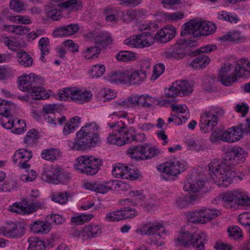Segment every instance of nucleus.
Here are the masks:
<instances>
[{
  "instance_id": "1",
  "label": "nucleus",
  "mask_w": 250,
  "mask_h": 250,
  "mask_svg": "<svg viewBox=\"0 0 250 250\" xmlns=\"http://www.w3.org/2000/svg\"><path fill=\"white\" fill-rule=\"evenodd\" d=\"M248 153L242 147L235 146L227 149L226 155L220 163L214 160L208 165L209 175L219 187L226 188L235 176L233 166L244 163Z\"/></svg>"
},
{
  "instance_id": "2",
  "label": "nucleus",
  "mask_w": 250,
  "mask_h": 250,
  "mask_svg": "<svg viewBox=\"0 0 250 250\" xmlns=\"http://www.w3.org/2000/svg\"><path fill=\"white\" fill-rule=\"evenodd\" d=\"M232 68V65L227 63L221 67L218 79L225 86H230L238 79L250 76V62L245 59L238 60L235 63L234 69L232 73H229Z\"/></svg>"
},
{
  "instance_id": "3",
  "label": "nucleus",
  "mask_w": 250,
  "mask_h": 250,
  "mask_svg": "<svg viewBox=\"0 0 250 250\" xmlns=\"http://www.w3.org/2000/svg\"><path fill=\"white\" fill-rule=\"evenodd\" d=\"M99 126L95 123L87 124L77 132L72 148L75 150H85L95 146L101 142L98 133Z\"/></svg>"
},
{
  "instance_id": "4",
  "label": "nucleus",
  "mask_w": 250,
  "mask_h": 250,
  "mask_svg": "<svg viewBox=\"0 0 250 250\" xmlns=\"http://www.w3.org/2000/svg\"><path fill=\"white\" fill-rule=\"evenodd\" d=\"M44 83L42 78L32 73L18 78L19 88L22 91L31 93L35 100L45 99L49 97L45 88L42 86Z\"/></svg>"
},
{
  "instance_id": "5",
  "label": "nucleus",
  "mask_w": 250,
  "mask_h": 250,
  "mask_svg": "<svg viewBox=\"0 0 250 250\" xmlns=\"http://www.w3.org/2000/svg\"><path fill=\"white\" fill-rule=\"evenodd\" d=\"M216 29V25L211 22L191 20L182 26L180 35L181 37L189 36L193 40L201 35H209L214 33Z\"/></svg>"
},
{
  "instance_id": "6",
  "label": "nucleus",
  "mask_w": 250,
  "mask_h": 250,
  "mask_svg": "<svg viewBox=\"0 0 250 250\" xmlns=\"http://www.w3.org/2000/svg\"><path fill=\"white\" fill-rule=\"evenodd\" d=\"M196 45V41L191 37H186L178 40L176 43L168 50L163 52L162 56L167 59L180 60L183 59L186 55L190 56L192 51L191 48Z\"/></svg>"
},
{
  "instance_id": "7",
  "label": "nucleus",
  "mask_w": 250,
  "mask_h": 250,
  "mask_svg": "<svg viewBox=\"0 0 250 250\" xmlns=\"http://www.w3.org/2000/svg\"><path fill=\"white\" fill-rule=\"evenodd\" d=\"M102 161L93 156H83L77 159V163L75 164L76 169L88 175H94L98 173Z\"/></svg>"
},
{
  "instance_id": "8",
  "label": "nucleus",
  "mask_w": 250,
  "mask_h": 250,
  "mask_svg": "<svg viewBox=\"0 0 250 250\" xmlns=\"http://www.w3.org/2000/svg\"><path fill=\"white\" fill-rule=\"evenodd\" d=\"M42 179L49 183L65 184L70 180V176L63 169L55 166H51L49 169L44 170Z\"/></svg>"
},
{
  "instance_id": "9",
  "label": "nucleus",
  "mask_w": 250,
  "mask_h": 250,
  "mask_svg": "<svg viewBox=\"0 0 250 250\" xmlns=\"http://www.w3.org/2000/svg\"><path fill=\"white\" fill-rule=\"evenodd\" d=\"M158 28V24L154 23H150L146 25H142L140 27L141 30H147L149 31L145 32L143 34H139L134 39H127L125 43L131 47L141 48L149 46L150 45L149 43L145 40V38L146 37H151L154 38V36L152 35L154 32L153 29H157Z\"/></svg>"
},
{
  "instance_id": "10",
  "label": "nucleus",
  "mask_w": 250,
  "mask_h": 250,
  "mask_svg": "<svg viewBox=\"0 0 250 250\" xmlns=\"http://www.w3.org/2000/svg\"><path fill=\"white\" fill-rule=\"evenodd\" d=\"M219 198L227 208H231L234 205L244 206H249L250 205V199L237 191L225 192L220 195Z\"/></svg>"
},
{
  "instance_id": "11",
  "label": "nucleus",
  "mask_w": 250,
  "mask_h": 250,
  "mask_svg": "<svg viewBox=\"0 0 250 250\" xmlns=\"http://www.w3.org/2000/svg\"><path fill=\"white\" fill-rule=\"evenodd\" d=\"M187 167V164L184 161L167 162L163 167L161 177L167 181L173 180L174 177L185 171Z\"/></svg>"
},
{
  "instance_id": "12",
  "label": "nucleus",
  "mask_w": 250,
  "mask_h": 250,
  "mask_svg": "<svg viewBox=\"0 0 250 250\" xmlns=\"http://www.w3.org/2000/svg\"><path fill=\"white\" fill-rule=\"evenodd\" d=\"M26 224L23 222L9 224L0 228V234L8 238H19L24 234Z\"/></svg>"
},
{
  "instance_id": "13",
  "label": "nucleus",
  "mask_w": 250,
  "mask_h": 250,
  "mask_svg": "<svg viewBox=\"0 0 250 250\" xmlns=\"http://www.w3.org/2000/svg\"><path fill=\"white\" fill-rule=\"evenodd\" d=\"M218 124L217 117L209 110L201 114L199 122L200 130L203 133L212 131Z\"/></svg>"
},
{
  "instance_id": "14",
  "label": "nucleus",
  "mask_w": 250,
  "mask_h": 250,
  "mask_svg": "<svg viewBox=\"0 0 250 250\" xmlns=\"http://www.w3.org/2000/svg\"><path fill=\"white\" fill-rule=\"evenodd\" d=\"M32 157L31 151L26 149H20L17 150L13 156V161L15 163L19 161L18 166L21 168L26 169L30 167V165L27 162Z\"/></svg>"
},
{
  "instance_id": "15",
  "label": "nucleus",
  "mask_w": 250,
  "mask_h": 250,
  "mask_svg": "<svg viewBox=\"0 0 250 250\" xmlns=\"http://www.w3.org/2000/svg\"><path fill=\"white\" fill-rule=\"evenodd\" d=\"M176 35L175 28L170 25H167L154 35V40L162 43H166L173 39Z\"/></svg>"
},
{
  "instance_id": "16",
  "label": "nucleus",
  "mask_w": 250,
  "mask_h": 250,
  "mask_svg": "<svg viewBox=\"0 0 250 250\" xmlns=\"http://www.w3.org/2000/svg\"><path fill=\"white\" fill-rule=\"evenodd\" d=\"M79 30L78 24L71 23L54 29L52 34L55 37L70 36L76 33Z\"/></svg>"
},
{
  "instance_id": "17",
  "label": "nucleus",
  "mask_w": 250,
  "mask_h": 250,
  "mask_svg": "<svg viewBox=\"0 0 250 250\" xmlns=\"http://www.w3.org/2000/svg\"><path fill=\"white\" fill-rule=\"evenodd\" d=\"M125 125V124L124 125ZM125 125H122L121 129H117L116 132H113L108 135L107 140V142L110 144L116 145L117 146H122L126 144L125 139L122 140L121 137L123 134L124 136L125 131H124Z\"/></svg>"
},
{
  "instance_id": "18",
  "label": "nucleus",
  "mask_w": 250,
  "mask_h": 250,
  "mask_svg": "<svg viewBox=\"0 0 250 250\" xmlns=\"http://www.w3.org/2000/svg\"><path fill=\"white\" fill-rule=\"evenodd\" d=\"M57 4L51 3L45 5L44 11L46 17L54 21H59L62 17V12L58 8Z\"/></svg>"
},
{
  "instance_id": "19",
  "label": "nucleus",
  "mask_w": 250,
  "mask_h": 250,
  "mask_svg": "<svg viewBox=\"0 0 250 250\" xmlns=\"http://www.w3.org/2000/svg\"><path fill=\"white\" fill-rule=\"evenodd\" d=\"M126 70H117L111 72L108 76L109 82L113 84H126L128 80L126 77Z\"/></svg>"
},
{
  "instance_id": "20",
  "label": "nucleus",
  "mask_w": 250,
  "mask_h": 250,
  "mask_svg": "<svg viewBox=\"0 0 250 250\" xmlns=\"http://www.w3.org/2000/svg\"><path fill=\"white\" fill-rule=\"evenodd\" d=\"M146 147L143 146H136L130 147L127 149L126 153L129 157L137 161L144 160Z\"/></svg>"
},
{
  "instance_id": "21",
  "label": "nucleus",
  "mask_w": 250,
  "mask_h": 250,
  "mask_svg": "<svg viewBox=\"0 0 250 250\" xmlns=\"http://www.w3.org/2000/svg\"><path fill=\"white\" fill-rule=\"evenodd\" d=\"M127 74L126 77L127 80L126 83L137 84L144 81L146 77L145 73H142L141 71L132 69L126 70Z\"/></svg>"
},
{
  "instance_id": "22",
  "label": "nucleus",
  "mask_w": 250,
  "mask_h": 250,
  "mask_svg": "<svg viewBox=\"0 0 250 250\" xmlns=\"http://www.w3.org/2000/svg\"><path fill=\"white\" fill-rule=\"evenodd\" d=\"M198 57L194 59L189 63V66L194 69H199L205 67L210 61L209 58L205 54H198Z\"/></svg>"
},
{
  "instance_id": "23",
  "label": "nucleus",
  "mask_w": 250,
  "mask_h": 250,
  "mask_svg": "<svg viewBox=\"0 0 250 250\" xmlns=\"http://www.w3.org/2000/svg\"><path fill=\"white\" fill-rule=\"evenodd\" d=\"M192 241L191 244L196 250H205V243L207 241V237L204 233H193Z\"/></svg>"
},
{
  "instance_id": "24",
  "label": "nucleus",
  "mask_w": 250,
  "mask_h": 250,
  "mask_svg": "<svg viewBox=\"0 0 250 250\" xmlns=\"http://www.w3.org/2000/svg\"><path fill=\"white\" fill-rule=\"evenodd\" d=\"M58 7L64 8L68 12H76L82 9L83 3L81 0H68L65 2L58 3Z\"/></svg>"
},
{
  "instance_id": "25",
  "label": "nucleus",
  "mask_w": 250,
  "mask_h": 250,
  "mask_svg": "<svg viewBox=\"0 0 250 250\" xmlns=\"http://www.w3.org/2000/svg\"><path fill=\"white\" fill-rule=\"evenodd\" d=\"M30 229L34 233H46L51 229V225L50 223L42 221H36L30 225Z\"/></svg>"
},
{
  "instance_id": "26",
  "label": "nucleus",
  "mask_w": 250,
  "mask_h": 250,
  "mask_svg": "<svg viewBox=\"0 0 250 250\" xmlns=\"http://www.w3.org/2000/svg\"><path fill=\"white\" fill-rule=\"evenodd\" d=\"M40 135L38 131L34 128L29 130L25 136L24 143L27 146H33L38 143Z\"/></svg>"
},
{
  "instance_id": "27",
  "label": "nucleus",
  "mask_w": 250,
  "mask_h": 250,
  "mask_svg": "<svg viewBox=\"0 0 250 250\" xmlns=\"http://www.w3.org/2000/svg\"><path fill=\"white\" fill-rule=\"evenodd\" d=\"M140 95H132L126 99L121 100L116 103L118 106H122L124 107H130L136 106H139Z\"/></svg>"
},
{
  "instance_id": "28",
  "label": "nucleus",
  "mask_w": 250,
  "mask_h": 250,
  "mask_svg": "<svg viewBox=\"0 0 250 250\" xmlns=\"http://www.w3.org/2000/svg\"><path fill=\"white\" fill-rule=\"evenodd\" d=\"M92 94L87 91L83 92L81 90L73 89L71 100L79 104H83V101L88 102Z\"/></svg>"
},
{
  "instance_id": "29",
  "label": "nucleus",
  "mask_w": 250,
  "mask_h": 250,
  "mask_svg": "<svg viewBox=\"0 0 250 250\" xmlns=\"http://www.w3.org/2000/svg\"><path fill=\"white\" fill-rule=\"evenodd\" d=\"M202 217V224L210 221L213 219L217 217L220 212L219 210L212 209H205L201 210Z\"/></svg>"
},
{
  "instance_id": "30",
  "label": "nucleus",
  "mask_w": 250,
  "mask_h": 250,
  "mask_svg": "<svg viewBox=\"0 0 250 250\" xmlns=\"http://www.w3.org/2000/svg\"><path fill=\"white\" fill-rule=\"evenodd\" d=\"M15 107V104L12 102L0 100V115L3 116H9L10 115V111Z\"/></svg>"
},
{
  "instance_id": "31",
  "label": "nucleus",
  "mask_w": 250,
  "mask_h": 250,
  "mask_svg": "<svg viewBox=\"0 0 250 250\" xmlns=\"http://www.w3.org/2000/svg\"><path fill=\"white\" fill-rule=\"evenodd\" d=\"M176 87L184 95H188L193 91V86L187 81H177L175 83Z\"/></svg>"
},
{
  "instance_id": "32",
  "label": "nucleus",
  "mask_w": 250,
  "mask_h": 250,
  "mask_svg": "<svg viewBox=\"0 0 250 250\" xmlns=\"http://www.w3.org/2000/svg\"><path fill=\"white\" fill-rule=\"evenodd\" d=\"M28 250H45L46 249L44 242L39 238L30 237L28 239Z\"/></svg>"
},
{
  "instance_id": "33",
  "label": "nucleus",
  "mask_w": 250,
  "mask_h": 250,
  "mask_svg": "<svg viewBox=\"0 0 250 250\" xmlns=\"http://www.w3.org/2000/svg\"><path fill=\"white\" fill-rule=\"evenodd\" d=\"M18 62L24 67L30 66L33 63L32 58L24 50H21L17 53Z\"/></svg>"
},
{
  "instance_id": "34",
  "label": "nucleus",
  "mask_w": 250,
  "mask_h": 250,
  "mask_svg": "<svg viewBox=\"0 0 250 250\" xmlns=\"http://www.w3.org/2000/svg\"><path fill=\"white\" fill-rule=\"evenodd\" d=\"M192 236L193 233L191 234L188 231L182 232L175 240L177 245L185 247H188L189 241L191 243L192 241Z\"/></svg>"
},
{
  "instance_id": "35",
  "label": "nucleus",
  "mask_w": 250,
  "mask_h": 250,
  "mask_svg": "<svg viewBox=\"0 0 250 250\" xmlns=\"http://www.w3.org/2000/svg\"><path fill=\"white\" fill-rule=\"evenodd\" d=\"M83 187L86 189L96 191L98 193L102 194L106 193V188H105L104 184H100L97 182H85L83 184Z\"/></svg>"
},
{
  "instance_id": "36",
  "label": "nucleus",
  "mask_w": 250,
  "mask_h": 250,
  "mask_svg": "<svg viewBox=\"0 0 250 250\" xmlns=\"http://www.w3.org/2000/svg\"><path fill=\"white\" fill-rule=\"evenodd\" d=\"M95 42L99 43L103 46H106L110 44L112 41V37L107 33L101 32L97 34L95 38Z\"/></svg>"
},
{
  "instance_id": "37",
  "label": "nucleus",
  "mask_w": 250,
  "mask_h": 250,
  "mask_svg": "<svg viewBox=\"0 0 250 250\" xmlns=\"http://www.w3.org/2000/svg\"><path fill=\"white\" fill-rule=\"evenodd\" d=\"M60 151L57 149L51 148L43 150L41 156L43 159L48 161H54L57 159L60 155Z\"/></svg>"
},
{
  "instance_id": "38",
  "label": "nucleus",
  "mask_w": 250,
  "mask_h": 250,
  "mask_svg": "<svg viewBox=\"0 0 250 250\" xmlns=\"http://www.w3.org/2000/svg\"><path fill=\"white\" fill-rule=\"evenodd\" d=\"M139 106L144 108H150L155 105L156 99L148 95H140Z\"/></svg>"
},
{
  "instance_id": "39",
  "label": "nucleus",
  "mask_w": 250,
  "mask_h": 250,
  "mask_svg": "<svg viewBox=\"0 0 250 250\" xmlns=\"http://www.w3.org/2000/svg\"><path fill=\"white\" fill-rule=\"evenodd\" d=\"M39 46L42 52L41 60L43 61L44 56L47 55L49 52L50 46L48 39L46 37L42 38L39 41Z\"/></svg>"
},
{
  "instance_id": "40",
  "label": "nucleus",
  "mask_w": 250,
  "mask_h": 250,
  "mask_svg": "<svg viewBox=\"0 0 250 250\" xmlns=\"http://www.w3.org/2000/svg\"><path fill=\"white\" fill-rule=\"evenodd\" d=\"M205 184V183L203 180H198L196 184L188 183L184 187V189L192 192H199L204 188Z\"/></svg>"
},
{
  "instance_id": "41",
  "label": "nucleus",
  "mask_w": 250,
  "mask_h": 250,
  "mask_svg": "<svg viewBox=\"0 0 250 250\" xmlns=\"http://www.w3.org/2000/svg\"><path fill=\"white\" fill-rule=\"evenodd\" d=\"M123 139H125L126 144H129L132 141L136 142H142L145 139V135L144 133H139L136 135H132L129 133H124L123 136Z\"/></svg>"
},
{
  "instance_id": "42",
  "label": "nucleus",
  "mask_w": 250,
  "mask_h": 250,
  "mask_svg": "<svg viewBox=\"0 0 250 250\" xmlns=\"http://www.w3.org/2000/svg\"><path fill=\"white\" fill-rule=\"evenodd\" d=\"M100 52L101 49L97 46L89 47L84 52V58L86 60H90L97 58Z\"/></svg>"
},
{
  "instance_id": "43",
  "label": "nucleus",
  "mask_w": 250,
  "mask_h": 250,
  "mask_svg": "<svg viewBox=\"0 0 250 250\" xmlns=\"http://www.w3.org/2000/svg\"><path fill=\"white\" fill-rule=\"evenodd\" d=\"M122 220L128 218H132L138 214V212L135 208L130 207H125L120 209Z\"/></svg>"
},
{
  "instance_id": "44",
  "label": "nucleus",
  "mask_w": 250,
  "mask_h": 250,
  "mask_svg": "<svg viewBox=\"0 0 250 250\" xmlns=\"http://www.w3.org/2000/svg\"><path fill=\"white\" fill-rule=\"evenodd\" d=\"M93 215L92 214H81L77 217H72L71 221L75 225H81L92 219Z\"/></svg>"
},
{
  "instance_id": "45",
  "label": "nucleus",
  "mask_w": 250,
  "mask_h": 250,
  "mask_svg": "<svg viewBox=\"0 0 250 250\" xmlns=\"http://www.w3.org/2000/svg\"><path fill=\"white\" fill-rule=\"evenodd\" d=\"M193 201H194L193 195L181 197L177 200L176 204L180 208H186Z\"/></svg>"
},
{
  "instance_id": "46",
  "label": "nucleus",
  "mask_w": 250,
  "mask_h": 250,
  "mask_svg": "<svg viewBox=\"0 0 250 250\" xmlns=\"http://www.w3.org/2000/svg\"><path fill=\"white\" fill-rule=\"evenodd\" d=\"M147 229L146 230L147 235H153L158 233V231L164 228L163 225L161 223H155L152 224H147Z\"/></svg>"
},
{
  "instance_id": "47",
  "label": "nucleus",
  "mask_w": 250,
  "mask_h": 250,
  "mask_svg": "<svg viewBox=\"0 0 250 250\" xmlns=\"http://www.w3.org/2000/svg\"><path fill=\"white\" fill-rule=\"evenodd\" d=\"M235 130L237 131V136H242L244 132L247 133L250 132V119L248 118L246 123L240 124L238 126H235Z\"/></svg>"
},
{
  "instance_id": "48",
  "label": "nucleus",
  "mask_w": 250,
  "mask_h": 250,
  "mask_svg": "<svg viewBox=\"0 0 250 250\" xmlns=\"http://www.w3.org/2000/svg\"><path fill=\"white\" fill-rule=\"evenodd\" d=\"M116 58L119 61L127 62L134 59L135 55L133 52L128 51H121L116 56Z\"/></svg>"
},
{
  "instance_id": "49",
  "label": "nucleus",
  "mask_w": 250,
  "mask_h": 250,
  "mask_svg": "<svg viewBox=\"0 0 250 250\" xmlns=\"http://www.w3.org/2000/svg\"><path fill=\"white\" fill-rule=\"evenodd\" d=\"M229 236L235 240H239L242 238V231L241 229L238 226H234L229 228L228 229Z\"/></svg>"
},
{
  "instance_id": "50",
  "label": "nucleus",
  "mask_w": 250,
  "mask_h": 250,
  "mask_svg": "<svg viewBox=\"0 0 250 250\" xmlns=\"http://www.w3.org/2000/svg\"><path fill=\"white\" fill-rule=\"evenodd\" d=\"M201 211L194 212H188L187 216L189 221L193 223H202V217L201 215Z\"/></svg>"
},
{
  "instance_id": "51",
  "label": "nucleus",
  "mask_w": 250,
  "mask_h": 250,
  "mask_svg": "<svg viewBox=\"0 0 250 250\" xmlns=\"http://www.w3.org/2000/svg\"><path fill=\"white\" fill-rule=\"evenodd\" d=\"M217 49V47L216 45L213 44H209L205 46L202 47L198 49H197L195 51H193L191 53H190V56L194 57L196 56L198 54H199L200 53L201 54H204L205 53H208L213 50H215Z\"/></svg>"
},
{
  "instance_id": "52",
  "label": "nucleus",
  "mask_w": 250,
  "mask_h": 250,
  "mask_svg": "<svg viewBox=\"0 0 250 250\" xmlns=\"http://www.w3.org/2000/svg\"><path fill=\"white\" fill-rule=\"evenodd\" d=\"M126 166H116L112 170V173L117 178L125 179L126 171Z\"/></svg>"
},
{
  "instance_id": "53",
  "label": "nucleus",
  "mask_w": 250,
  "mask_h": 250,
  "mask_svg": "<svg viewBox=\"0 0 250 250\" xmlns=\"http://www.w3.org/2000/svg\"><path fill=\"white\" fill-rule=\"evenodd\" d=\"M38 205H35V203H33V205H28L27 207L20 206L19 208L18 209V213L20 214H30L37 210Z\"/></svg>"
},
{
  "instance_id": "54",
  "label": "nucleus",
  "mask_w": 250,
  "mask_h": 250,
  "mask_svg": "<svg viewBox=\"0 0 250 250\" xmlns=\"http://www.w3.org/2000/svg\"><path fill=\"white\" fill-rule=\"evenodd\" d=\"M224 132V129L218 127L214 128L210 137L211 141L214 143L221 139L223 140Z\"/></svg>"
},
{
  "instance_id": "55",
  "label": "nucleus",
  "mask_w": 250,
  "mask_h": 250,
  "mask_svg": "<svg viewBox=\"0 0 250 250\" xmlns=\"http://www.w3.org/2000/svg\"><path fill=\"white\" fill-rule=\"evenodd\" d=\"M84 231L89 237H96L98 234L101 233V229L98 226H89L84 228Z\"/></svg>"
},
{
  "instance_id": "56",
  "label": "nucleus",
  "mask_w": 250,
  "mask_h": 250,
  "mask_svg": "<svg viewBox=\"0 0 250 250\" xmlns=\"http://www.w3.org/2000/svg\"><path fill=\"white\" fill-rule=\"evenodd\" d=\"M126 172H125V179H129L130 180H135L139 177L140 172L138 169H135L126 166Z\"/></svg>"
},
{
  "instance_id": "57",
  "label": "nucleus",
  "mask_w": 250,
  "mask_h": 250,
  "mask_svg": "<svg viewBox=\"0 0 250 250\" xmlns=\"http://www.w3.org/2000/svg\"><path fill=\"white\" fill-rule=\"evenodd\" d=\"M234 129L231 128V127L229 128L224 132L223 141L229 143L235 142L236 139L234 137Z\"/></svg>"
},
{
  "instance_id": "58",
  "label": "nucleus",
  "mask_w": 250,
  "mask_h": 250,
  "mask_svg": "<svg viewBox=\"0 0 250 250\" xmlns=\"http://www.w3.org/2000/svg\"><path fill=\"white\" fill-rule=\"evenodd\" d=\"M123 185L122 182H120L117 180H112L106 182L104 183V186L105 187L106 190V193L110 190L112 189L113 188L115 190H118L120 185Z\"/></svg>"
},
{
  "instance_id": "59",
  "label": "nucleus",
  "mask_w": 250,
  "mask_h": 250,
  "mask_svg": "<svg viewBox=\"0 0 250 250\" xmlns=\"http://www.w3.org/2000/svg\"><path fill=\"white\" fill-rule=\"evenodd\" d=\"M52 200L56 203L63 204L68 200V194L66 192H60L56 196H53Z\"/></svg>"
},
{
  "instance_id": "60",
  "label": "nucleus",
  "mask_w": 250,
  "mask_h": 250,
  "mask_svg": "<svg viewBox=\"0 0 250 250\" xmlns=\"http://www.w3.org/2000/svg\"><path fill=\"white\" fill-rule=\"evenodd\" d=\"M121 216H122V215H121V211L119 210L107 213L106 215L105 219L107 221H118L122 220Z\"/></svg>"
},
{
  "instance_id": "61",
  "label": "nucleus",
  "mask_w": 250,
  "mask_h": 250,
  "mask_svg": "<svg viewBox=\"0 0 250 250\" xmlns=\"http://www.w3.org/2000/svg\"><path fill=\"white\" fill-rule=\"evenodd\" d=\"M160 153V150L156 147H151L147 149L146 148L144 160H147L153 158Z\"/></svg>"
},
{
  "instance_id": "62",
  "label": "nucleus",
  "mask_w": 250,
  "mask_h": 250,
  "mask_svg": "<svg viewBox=\"0 0 250 250\" xmlns=\"http://www.w3.org/2000/svg\"><path fill=\"white\" fill-rule=\"evenodd\" d=\"M26 124L24 120L20 119L16 124L14 130L12 132L16 134H21L25 131Z\"/></svg>"
},
{
  "instance_id": "63",
  "label": "nucleus",
  "mask_w": 250,
  "mask_h": 250,
  "mask_svg": "<svg viewBox=\"0 0 250 250\" xmlns=\"http://www.w3.org/2000/svg\"><path fill=\"white\" fill-rule=\"evenodd\" d=\"M73 88H64L62 91H60L59 98L61 100L65 101L69 98L71 99Z\"/></svg>"
},
{
  "instance_id": "64",
  "label": "nucleus",
  "mask_w": 250,
  "mask_h": 250,
  "mask_svg": "<svg viewBox=\"0 0 250 250\" xmlns=\"http://www.w3.org/2000/svg\"><path fill=\"white\" fill-rule=\"evenodd\" d=\"M165 69V65L163 63H160L155 65L154 70L152 77L155 80L157 79L161 74H162Z\"/></svg>"
}]
</instances>
